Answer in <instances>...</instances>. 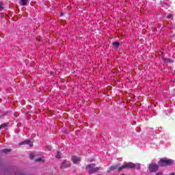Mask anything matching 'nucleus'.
<instances>
[{"label":"nucleus","mask_w":175,"mask_h":175,"mask_svg":"<svg viewBox=\"0 0 175 175\" xmlns=\"http://www.w3.org/2000/svg\"><path fill=\"white\" fill-rule=\"evenodd\" d=\"M86 170H88V173H95V172L100 170V168L95 167V164H90L86 167Z\"/></svg>","instance_id":"3"},{"label":"nucleus","mask_w":175,"mask_h":175,"mask_svg":"<svg viewBox=\"0 0 175 175\" xmlns=\"http://www.w3.org/2000/svg\"><path fill=\"white\" fill-rule=\"evenodd\" d=\"M156 175H163V172L162 171L158 172L156 173Z\"/></svg>","instance_id":"16"},{"label":"nucleus","mask_w":175,"mask_h":175,"mask_svg":"<svg viewBox=\"0 0 175 175\" xmlns=\"http://www.w3.org/2000/svg\"><path fill=\"white\" fill-rule=\"evenodd\" d=\"M3 10V6L2 5V3H0V12Z\"/></svg>","instance_id":"18"},{"label":"nucleus","mask_w":175,"mask_h":175,"mask_svg":"<svg viewBox=\"0 0 175 175\" xmlns=\"http://www.w3.org/2000/svg\"><path fill=\"white\" fill-rule=\"evenodd\" d=\"M47 148H48V150H50V148H49V147H48Z\"/></svg>","instance_id":"23"},{"label":"nucleus","mask_w":175,"mask_h":175,"mask_svg":"<svg viewBox=\"0 0 175 175\" xmlns=\"http://www.w3.org/2000/svg\"><path fill=\"white\" fill-rule=\"evenodd\" d=\"M43 158L40 157L35 160L36 162H43Z\"/></svg>","instance_id":"13"},{"label":"nucleus","mask_w":175,"mask_h":175,"mask_svg":"<svg viewBox=\"0 0 175 175\" xmlns=\"http://www.w3.org/2000/svg\"><path fill=\"white\" fill-rule=\"evenodd\" d=\"M24 144H27L29 147H32V146H33V143H32V141L29 139H27L25 142L19 143V146H24Z\"/></svg>","instance_id":"5"},{"label":"nucleus","mask_w":175,"mask_h":175,"mask_svg":"<svg viewBox=\"0 0 175 175\" xmlns=\"http://www.w3.org/2000/svg\"><path fill=\"white\" fill-rule=\"evenodd\" d=\"M159 166L154 163H152L150 164H149V172H150L151 173H156V172H158V169H159Z\"/></svg>","instance_id":"4"},{"label":"nucleus","mask_w":175,"mask_h":175,"mask_svg":"<svg viewBox=\"0 0 175 175\" xmlns=\"http://www.w3.org/2000/svg\"><path fill=\"white\" fill-rule=\"evenodd\" d=\"M120 175H125V174H120Z\"/></svg>","instance_id":"24"},{"label":"nucleus","mask_w":175,"mask_h":175,"mask_svg":"<svg viewBox=\"0 0 175 175\" xmlns=\"http://www.w3.org/2000/svg\"><path fill=\"white\" fill-rule=\"evenodd\" d=\"M72 161L73 163H75V164L79 163V162H80L81 161V158L77 157V156H74L72 158Z\"/></svg>","instance_id":"6"},{"label":"nucleus","mask_w":175,"mask_h":175,"mask_svg":"<svg viewBox=\"0 0 175 175\" xmlns=\"http://www.w3.org/2000/svg\"><path fill=\"white\" fill-rule=\"evenodd\" d=\"M34 157H35V154L31 153L29 155L30 159H33Z\"/></svg>","instance_id":"15"},{"label":"nucleus","mask_w":175,"mask_h":175,"mask_svg":"<svg viewBox=\"0 0 175 175\" xmlns=\"http://www.w3.org/2000/svg\"><path fill=\"white\" fill-rule=\"evenodd\" d=\"M136 169H137V170L140 169V164H137L136 165Z\"/></svg>","instance_id":"19"},{"label":"nucleus","mask_w":175,"mask_h":175,"mask_svg":"<svg viewBox=\"0 0 175 175\" xmlns=\"http://www.w3.org/2000/svg\"><path fill=\"white\" fill-rule=\"evenodd\" d=\"M113 46L115 47V49H118L120 47V42H113Z\"/></svg>","instance_id":"9"},{"label":"nucleus","mask_w":175,"mask_h":175,"mask_svg":"<svg viewBox=\"0 0 175 175\" xmlns=\"http://www.w3.org/2000/svg\"><path fill=\"white\" fill-rule=\"evenodd\" d=\"M27 0H21V4L22 6H25L27 5Z\"/></svg>","instance_id":"10"},{"label":"nucleus","mask_w":175,"mask_h":175,"mask_svg":"<svg viewBox=\"0 0 175 175\" xmlns=\"http://www.w3.org/2000/svg\"><path fill=\"white\" fill-rule=\"evenodd\" d=\"M167 18H172V15H167Z\"/></svg>","instance_id":"20"},{"label":"nucleus","mask_w":175,"mask_h":175,"mask_svg":"<svg viewBox=\"0 0 175 175\" xmlns=\"http://www.w3.org/2000/svg\"><path fill=\"white\" fill-rule=\"evenodd\" d=\"M56 158L57 159H59V158H61V153H59V152H57L56 154Z\"/></svg>","instance_id":"14"},{"label":"nucleus","mask_w":175,"mask_h":175,"mask_svg":"<svg viewBox=\"0 0 175 175\" xmlns=\"http://www.w3.org/2000/svg\"><path fill=\"white\" fill-rule=\"evenodd\" d=\"M8 126V123H3L1 125H0V129H2V128H5Z\"/></svg>","instance_id":"12"},{"label":"nucleus","mask_w":175,"mask_h":175,"mask_svg":"<svg viewBox=\"0 0 175 175\" xmlns=\"http://www.w3.org/2000/svg\"><path fill=\"white\" fill-rule=\"evenodd\" d=\"M170 175H175V174L172 172V173H170Z\"/></svg>","instance_id":"21"},{"label":"nucleus","mask_w":175,"mask_h":175,"mask_svg":"<svg viewBox=\"0 0 175 175\" xmlns=\"http://www.w3.org/2000/svg\"><path fill=\"white\" fill-rule=\"evenodd\" d=\"M133 167H136V165L133 163H127L122 166H120L118 169V172L122 170V169H133Z\"/></svg>","instance_id":"2"},{"label":"nucleus","mask_w":175,"mask_h":175,"mask_svg":"<svg viewBox=\"0 0 175 175\" xmlns=\"http://www.w3.org/2000/svg\"><path fill=\"white\" fill-rule=\"evenodd\" d=\"M116 169H118H118H120V167H118V165H112L111 167L108 169L107 172L108 173H110V172H113V170H116Z\"/></svg>","instance_id":"7"},{"label":"nucleus","mask_w":175,"mask_h":175,"mask_svg":"<svg viewBox=\"0 0 175 175\" xmlns=\"http://www.w3.org/2000/svg\"><path fill=\"white\" fill-rule=\"evenodd\" d=\"M165 62H173V60L171 59H166Z\"/></svg>","instance_id":"17"},{"label":"nucleus","mask_w":175,"mask_h":175,"mask_svg":"<svg viewBox=\"0 0 175 175\" xmlns=\"http://www.w3.org/2000/svg\"><path fill=\"white\" fill-rule=\"evenodd\" d=\"M11 150L10 149H3L1 151V152H5V154L8 153V152H10Z\"/></svg>","instance_id":"11"},{"label":"nucleus","mask_w":175,"mask_h":175,"mask_svg":"<svg viewBox=\"0 0 175 175\" xmlns=\"http://www.w3.org/2000/svg\"><path fill=\"white\" fill-rule=\"evenodd\" d=\"M60 16H64V14H63V13H61V14H60Z\"/></svg>","instance_id":"22"},{"label":"nucleus","mask_w":175,"mask_h":175,"mask_svg":"<svg viewBox=\"0 0 175 175\" xmlns=\"http://www.w3.org/2000/svg\"><path fill=\"white\" fill-rule=\"evenodd\" d=\"M70 165H69V163L66 161H64L62 164V167L64 168V167H69Z\"/></svg>","instance_id":"8"},{"label":"nucleus","mask_w":175,"mask_h":175,"mask_svg":"<svg viewBox=\"0 0 175 175\" xmlns=\"http://www.w3.org/2000/svg\"><path fill=\"white\" fill-rule=\"evenodd\" d=\"M172 163H173V160L166 159V158L161 159L158 162L159 166H161V167L170 166Z\"/></svg>","instance_id":"1"}]
</instances>
